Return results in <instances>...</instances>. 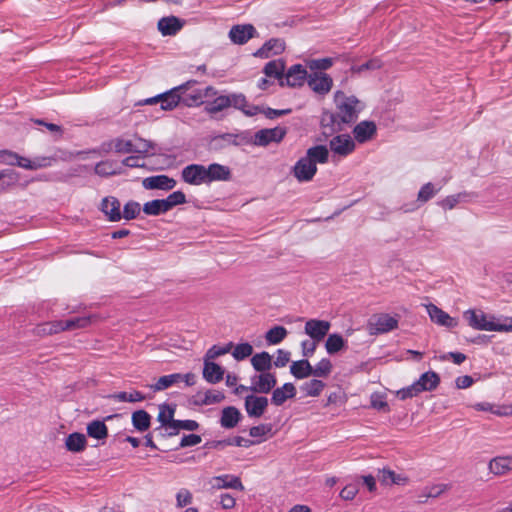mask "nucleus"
Listing matches in <instances>:
<instances>
[{
    "instance_id": "obj_3",
    "label": "nucleus",
    "mask_w": 512,
    "mask_h": 512,
    "mask_svg": "<svg viewBox=\"0 0 512 512\" xmlns=\"http://www.w3.org/2000/svg\"><path fill=\"white\" fill-rule=\"evenodd\" d=\"M398 318L387 313L373 315L368 323L367 329L370 335L388 333L398 328Z\"/></svg>"
},
{
    "instance_id": "obj_42",
    "label": "nucleus",
    "mask_w": 512,
    "mask_h": 512,
    "mask_svg": "<svg viewBox=\"0 0 512 512\" xmlns=\"http://www.w3.org/2000/svg\"><path fill=\"white\" fill-rule=\"evenodd\" d=\"M109 146L110 149L114 150L116 153L119 154H128L138 151L134 148V145L131 140H126L123 138H116L112 140Z\"/></svg>"
},
{
    "instance_id": "obj_19",
    "label": "nucleus",
    "mask_w": 512,
    "mask_h": 512,
    "mask_svg": "<svg viewBox=\"0 0 512 512\" xmlns=\"http://www.w3.org/2000/svg\"><path fill=\"white\" fill-rule=\"evenodd\" d=\"M377 478L382 485H398L405 486L409 482V478L402 473H396L391 469L384 468L378 471Z\"/></svg>"
},
{
    "instance_id": "obj_49",
    "label": "nucleus",
    "mask_w": 512,
    "mask_h": 512,
    "mask_svg": "<svg viewBox=\"0 0 512 512\" xmlns=\"http://www.w3.org/2000/svg\"><path fill=\"white\" fill-rule=\"evenodd\" d=\"M332 370V363L329 359H321L316 366L312 367V375L316 377H327Z\"/></svg>"
},
{
    "instance_id": "obj_62",
    "label": "nucleus",
    "mask_w": 512,
    "mask_h": 512,
    "mask_svg": "<svg viewBox=\"0 0 512 512\" xmlns=\"http://www.w3.org/2000/svg\"><path fill=\"white\" fill-rule=\"evenodd\" d=\"M358 488L356 485L349 484L346 485L340 492V497L343 500H353L358 494Z\"/></svg>"
},
{
    "instance_id": "obj_10",
    "label": "nucleus",
    "mask_w": 512,
    "mask_h": 512,
    "mask_svg": "<svg viewBox=\"0 0 512 512\" xmlns=\"http://www.w3.org/2000/svg\"><path fill=\"white\" fill-rule=\"evenodd\" d=\"M488 470L497 477L512 473V454L493 457L488 463Z\"/></svg>"
},
{
    "instance_id": "obj_36",
    "label": "nucleus",
    "mask_w": 512,
    "mask_h": 512,
    "mask_svg": "<svg viewBox=\"0 0 512 512\" xmlns=\"http://www.w3.org/2000/svg\"><path fill=\"white\" fill-rule=\"evenodd\" d=\"M251 365L258 372H267L272 367V357L265 351L257 353L252 356Z\"/></svg>"
},
{
    "instance_id": "obj_26",
    "label": "nucleus",
    "mask_w": 512,
    "mask_h": 512,
    "mask_svg": "<svg viewBox=\"0 0 512 512\" xmlns=\"http://www.w3.org/2000/svg\"><path fill=\"white\" fill-rule=\"evenodd\" d=\"M268 405V399L264 396H247L245 407L249 416H261Z\"/></svg>"
},
{
    "instance_id": "obj_14",
    "label": "nucleus",
    "mask_w": 512,
    "mask_h": 512,
    "mask_svg": "<svg viewBox=\"0 0 512 512\" xmlns=\"http://www.w3.org/2000/svg\"><path fill=\"white\" fill-rule=\"evenodd\" d=\"M176 184L177 182L175 179L164 174L146 177L142 181L143 187L148 190L157 189L169 191L172 190Z\"/></svg>"
},
{
    "instance_id": "obj_9",
    "label": "nucleus",
    "mask_w": 512,
    "mask_h": 512,
    "mask_svg": "<svg viewBox=\"0 0 512 512\" xmlns=\"http://www.w3.org/2000/svg\"><path fill=\"white\" fill-rule=\"evenodd\" d=\"M331 323L326 320L310 319L305 323L304 331L315 342H320L328 334Z\"/></svg>"
},
{
    "instance_id": "obj_34",
    "label": "nucleus",
    "mask_w": 512,
    "mask_h": 512,
    "mask_svg": "<svg viewBox=\"0 0 512 512\" xmlns=\"http://www.w3.org/2000/svg\"><path fill=\"white\" fill-rule=\"evenodd\" d=\"M86 437L81 433H72L65 440V447L73 453L82 452L86 448Z\"/></svg>"
},
{
    "instance_id": "obj_20",
    "label": "nucleus",
    "mask_w": 512,
    "mask_h": 512,
    "mask_svg": "<svg viewBox=\"0 0 512 512\" xmlns=\"http://www.w3.org/2000/svg\"><path fill=\"white\" fill-rule=\"evenodd\" d=\"M276 377L274 374L261 372V374L253 377L252 390L259 393H268L276 385Z\"/></svg>"
},
{
    "instance_id": "obj_41",
    "label": "nucleus",
    "mask_w": 512,
    "mask_h": 512,
    "mask_svg": "<svg viewBox=\"0 0 512 512\" xmlns=\"http://www.w3.org/2000/svg\"><path fill=\"white\" fill-rule=\"evenodd\" d=\"M17 181L18 175L14 170H0V193L7 191L10 187L14 186Z\"/></svg>"
},
{
    "instance_id": "obj_60",
    "label": "nucleus",
    "mask_w": 512,
    "mask_h": 512,
    "mask_svg": "<svg viewBox=\"0 0 512 512\" xmlns=\"http://www.w3.org/2000/svg\"><path fill=\"white\" fill-rule=\"evenodd\" d=\"M290 361V352L278 349L276 353V358L272 364H274L276 367H284L288 364Z\"/></svg>"
},
{
    "instance_id": "obj_45",
    "label": "nucleus",
    "mask_w": 512,
    "mask_h": 512,
    "mask_svg": "<svg viewBox=\"0 0 512 512\" xmlns=\"http://www.w3.org/2000/svg\"><path fill=\"white\" fill-rule=\"evenodd\" d=\"M287 335V330L283 326H274L269 329L265 335L266 341L271 345L279 344Z\"/></svg>"
},
{
    "instance_id": "obj_63",
    "label": "nucleus",
    "mask_w": 512,
    "mask_h": 512,
    "mask_svg": "<svg viewBox=\"0 0 512 512\" xmlns=\"http://www.w3.org/2000/svg\"><path fill=\"white\" fill-rule=\"evenodd\" d=\"M204 393L207 400V405L219 403L225 398L224 394L218 390H208Z\"/></svg>"
},
{
    "instance_id": "obj_43",
    "label": "nucleus",
    "mask_w": 512,
    "mask_h": 512,
    "mask_svg": "<svg viewBox=\"0 0 512 512\" xmlns=\"http://www.w3.org/2000/svg\"><path fill=\"white\" fill-rule=\"evenodd\" d=\"M87 434L95 439H105L108 435L107 427L104 422L94 420L87 426Z\"/></svg>"
},
{
    "instance_id": "obj_50",
    "label": "nucleus",
    "mask_w": 512,
    "mask_h": 512,
    "mask_svg": "<svg viewBox=\"0 0 512 512\" xmlns=\"http://www.w3.org/2000/svg\"><path fill=\"white\" fill-rule=\"evenodd\" d=\"M325 384L321 380L313 379L302 386V390L308 396H318L324 389Z\"/></svg>"
},
{
    "instance_id": "obj_18",
    "label": "nucleus",
    "mask_w": 512,
    "mask_h": 512,
    "mask_svg": "<svg viewBox=\"0 0 512 512\" xmlns=\"http://www.w3.org/2000/svg\"><path fill=\"white\" fill-rule=\"evenodd\" d=\"M183 26L184 21L176 16L162 17L157 23V28L163 36H174Z\"/></svg>"
},
{
    "instance_id": "obj_47",
    "label": "nucleus",
    "mask_w": 512,
    "mask_h": 512,
    "mask_svg": "<svg viewBox=\"0 0 512 512\" xmlns=\"http://www.w3.org/2000/svg\"><path fill=\"white\" fill-rule=\"evenodd\" d=\"M95 173L100 176H111L120 173V171L117 170L114 162L106 160L99 162L95 166Z\"/></svg>"
},
{
    "instance_id": "obj_39",
    "label": "nucleus",
    "mask_w": 512,
    "mask_h": 512,
    "mask_svg": "<svg viewBox=\"0 0 512 512\" xmlns=\"http://www.w3.org/2000/svg\"><path fill=\"white\" fill-rule=\"evenodd\" d=\"M180 373H173V374H169V375H164L162 377H160L156 383H154L153 385H151V389H153L154 391H162V390H165L175 384H178L180 383Z\"/></svg>"
},
{
    "instance_id": "obj_33",
    "label": "nucleus",
    "mask_w": 512,
    "mask_h": 512,
    "mask_svg": "<svg viewBox=\"0 0 512 512\" xmlns=\"http://www.w3.org/2000/svg\"><path fill=\"white\" fill-rule=\"evenodd\" d=\"M229 100L231 102V106L241 110L246 115L253 116L257 114L258 107L249 105L243 94L229 95Z\"/></svg>"
},
{
    "instance_id": "obj_54",
    "label": "nucleus",
    "mask_w": 512,
    "mask_h": 512,
    "mask_svg": "<svg viewBox=\"0 0 512 512\" xmlns=\"http://www.w3.org/2000/svg\"><path fill=\"white\" fill-rule=\"evenodd\" d=\"M371 406L375 408L378 412L381 413H388L389 412V406L386 401V398L382 394H372L371 396Z\"/></svg>"
},
{
    "instance_id": "obj_8",
    "label": "nucleus",
    "mask_w": 512,
    "mask_h": 512,
    "mask_svg": "<svg viewBox=\"0 0 512 512\" xmlns=\"http://www.w3.org/2000/svg\"><path fill=\"white\" fill-rule=\"evenodd\" d=\"M182 180L190 185H201L207 183L206 167L200 164H190L181 171Z\"/></svg>"
},
{
    "instance_id": "obj_22",
    "label": "nucleus",
    "mask_w": 512,
    "mask_h": 512,
    "mask_svg": "<svg viewBox=\"0 0 512 512\" xmlns=\"http://www.w3.org/2000/svg\"><path fill=\"white\" fill-rule=\"evenodd\" d=\"M427 311L431 320L438 325L452 328L457 324L454 318L450 317L449 314L434 304H429L427 306Z\"/></svg>"
},
{
    "instance_id": "obj_24",
    "label": "nucleus",
    "mask_w": 512,
    "mask_h": 512,
    "mask_svg": "<svg viewBox=\"0 0 512 512\" xmlns=\"http://www.w3.org/2000/svg\"><path fill=\"white\" fill-rule=\"evenodd\" d=\"M231 178V171L229 167L212 163L206 167V179L207 183L214 181H227Z\"/></svg>"
},
{
    "instance_id": "obj_59",
    "label": "nucleus",
    "mask_w": 512,
    "mask_h": 512,
    "mask_svg": "<svg viewBox=\"0 0 512 512\" xmlns=\"http://www.w3.org/2000/svg\"><path fill=\"white\" fill-rule=\"evenodd\" d=\"M418 394H419V391L414 383L405 388H402V389L396 391V397L401 400L415 397Z\"/></svg>"
},
{
    "instance_id": "obj_4",
    "label": "nucleus",
    "mask_w": 512,
    "mask_h": 512,
    "mask_svg": "<svg viewBox=\"0 0 512 512\" xmlns=\"http://www.w3.org/2000/svg\"><path fill=\"white\" fill-rule=\"evenodd\" d=\"M160 426L157 428L162 436H172L181 429L193 431L198 428V423L194 420H175L174 418H158Z\"/></svg>"
},
{
    "instance_id": "obj_46",
    "label": "nucleus",
    "mask_w": 512,
    "mask_h": 512,
    "mask_svg": "<svg viewBox=\"0 0 512 512\" xmlns=\"http://www.w3.org/2000/svg\"><path fill=\"white\" fill-rule=\"evenodd\" d=\"M109 399H113L120 402H137L144 399V395L136 390L130 392H119L108 396Z\"/></svg>"
},
{
    "instance_id": "obj_11",
    "label": "nucleus",
    "mask_w": 512,
    "mask_h": 512,
    "mask_svg": "<svg viewBox=\"0 0 512 512\" xmlns=\"http://www.w3.org/2000/svg\"><path fill=\"white\" fill-rule=\"evenodd\" d=\"M317 172V166L306 157L300 158L293 167V174L299 182H308Z\"/></svg>"
},
{
    "instance_id": "obj_37",
    "label": "nucleus",
    "mask_w": 512,
    "mask_h": 512,
    "mask_svg": "<svg viewBox=\"0 0 512 512\" xmlns=\"http://www.w3.org/2000/svg\"><path fill=\"white\" fill-rule=\"evenodd\" d=\"M291 374L298 378L303 379L312 375V366L308 360L295 361L290 366Z\"/></svg>"
},
{
    "instance_id": "obj_61",
    "label": "nucleus",
    "mask_w": 512,
    "mask_h": 512,
    "mask_svg": "<svg viewBox=\"0 0 512 512\" xmlns=\"http://www.w3.org/2000/svg\"><path fill=\"white\" fill-rule=\"evenodd\" d=\"M176 501L178 507H184L191 503L192 494L187 489H181L176 495Z\"/></svg>"
},
{
    "instance_id": "obj_12",
    "label": "nucleus",
    "mask_w": 512,
    "mask_h": 512,
    "mask_svg": "<svg viewBox=\"0 0 512 512\" xmlns=\"http://www.w3.org/2000/svg\"><path fill=\"white\" fill-rule=\"evenodd\" d=\"M285 135L286 129L283 127L261 129L255 133L254 141L259 146H266L271 142H280Z\"/></svg>"
},
{
    "instance_id": "obj_53",
    "label": "nucleus",
    "mask_w": 512,
    "mask_h": 512,
    "mask_svg": "<svg viewBox=\"0 0 512 512\" xmlns=\"http://www.w3.org/2000/svg\"><path fill=\"white\" fill-rule=\"evenodd\" d=\"M140 204L135 201H130L125 204L123 209L122 218L126 220L135 219L140 213Z\"/></svg>"
},
{
    "instance_id": "obj_30",
    "label": "nucleus",
    "mask_w": 512,
    "mask_h": 512,
    "mask_svg": "<svg viewBox=\"0 0 512 512\" xmlns=\"http://www.w3.org/2000/svg\"><path fill=\"white\" fill-rule=\"evenodd\" d=\"M474 408L476 409V411L487 412V413L494 414L496 416H511L512 415V405L498 406V405H494V404H491L488 402H482V403L475 404Z\"/></svg>"
},
{
    "instance_id": "obj_52",
    "label": "nucleus",
    "mask_w": 512,
    "mask_h": 512,
    "mask_svg": "<svg viewBox=\"0 0 512 512\" xmlns=\"http://www.w3.org/2000/svg\"><path fill=\"white\" fill-rule=\"evenodd\" d=\"M437 191L438 190L434 188V185L428 182L424 184L419 190L417 201L420 203H426L436 195Z\"/></svg>"
},
{
    "instance_id": "obj_38",
    "label": "nucleus",
    "mask_w": 512,
    "mask_h": 512,
    "mask_svg": "<svg viewBox=\"0 0 512 512\" xmlns=\"http://www.w3.org/2000/svg\"><path fill=\"white\" fill-rule=\"evenodd\" d=\"M168 211L169 209L164 199L148 201L143 206V212L147 215L157 216Z\"/></svg>"
},
{
    "instance_id": "obj_15",
    "label": "nucleus",
    "mask_w": 512,
    "mask_h": 512,
    "mask_svg": "<svg viewBox=\"0 0 512 512\" xmlns=\"http://www.w3.org/2000/svg\"><path fill=\"white\" fill-rule=\"evenodd\" d=\"M257 31L252 24L235 25L230 29L229 37L235 44L243 45L255 37Z\"/></svg>"
},
{
    "instance_id": "obj_27",
    "label": "nucleus",
    "mask_w": 512,
    "mask_h": 512,
    "mask_svg": "<svg viewBox=\"0 0 512 512\" xmlns=\"http://www.w3.org/2000/svg\"><path fill=\"white\" fill-rule=\"evenodd\" d=\"M285 50V42L281 39L273 38L268 40L256 53V56L269 58L273 55L281 54Z\"/></svg>"
},
{
    "instance_id": "obj_2",
    "label": "nucleus",
    "mask_w": 512,
    "mask_h": 512,
    "mask_svg": "<svg viewBox=\"0 0 512 512\" xmlns=\"http://www.w3.org/2000/svg\"><path fill=\"white\" fill-rule=\"evenodd\" d=\"M464 318L469 326L477 330L496 331V332H512V324H498L487 319L483 312H476L475 310H467L464 313Z\"/></svg>"
},
{
    "instance_id": "obj_55",
    "label": "nucleus",
    "mask_w": 512,
    "mask_h": 512,
    "mask_svg": "<svg viewBox=\"0 0 512 512\" xmlns=\"http://www.w3.org/2000/svg\"><path fill=\"white\" fill-rule=\"evenodd\" d=\"M233 347V343L230 342L227 345L221 347L218 345H213L210 349H208L205 359H208L211 361V359L217 358L219 356L225 355L228 352H230L231 348Z\"/></svg>"
},
{
    "instance_id": "obj_35",
    "label": "nucleus",
    "mask_w": 512,
    "mask_h": 512,
    "mask_svg": "<svg viewBox=\"0 0 512 512\" xmlns=\"http://www.w3.org/2000/svg\"><path fill=\"white\" fill-rule=\"evenodd\" d=\"M284 70L285 65L281 60H273L266 63L264 67V73L267 77L275 78L280 80V84L284 85Z\"/></svg>"
},
{
    "instance_id": "obj_51",
    "label": "nucleus",
    "mask_w": 512,
    "mask_h": 512,
    "mask_svg": "<svg viewBox=\"0 0 512 512\" xmlns=\"http://www.w3.org/2000/svg\"><path fill=\"white\" fill-rule=\"evenodd\" d=\"M253 353V347L249 343L237 344L232 351V356L237 360L241 361L251 356Z\"/></svg>"
},
{
    "instance_id": "obj_13",
    "label": "nucleus",
    "mask_w": 512,
    "mask_h": 512,
    "mask_svg": "<svg viewBox=\"0 0 512 512\" xmlns=\"http://www.w3.org/2000/svg\"><path fill=\"white\" fill-rule=\"evenodd\" d=\"M330 149L335 154L346 157L355 150V142L347 134H341L333 137L329 143Z\"/></svg>"
},
{
    "instance_id": "obj_58",
    "label": "nucleus",
    "mask_w": 512,
    "mask_h": 512,
    "mask_svg": "<svg viewBox=\"0 0 512 512\" xmlns=\"http://www.w3.org/2000/svg\"><path fill=\"white\" fill-rule=\"evenodd\" d=\"M55 161L56 160L53 157H48V156L35 157L34 159H31L32 163L30 166V170H37V169H41V168L50 167L53 165V163Z\"/></svg>"
},
{
    "instance_id": "obj_56",
    "label": "nucleus",
    "mask_w": 512,
    "mask_h": 512,
    "mask_svg": "<svg viewBox=\"0 0 512 512\" xmlns=\"http://www.w3.org/2000/svg\"><path fill=\"white\" fill-rule=\"evenodd\" d=\"M169 210L177 205L186 203V196L182 191H174L164 199Z\"/></svg>"
},
{
    "instance_id": "obj_32",
    "label": "nucleus",
    "mask_w": 512,
    "mask_h": 512,
    "mask_svg": "<svg viewBox=\"0 0 512 512\" xmlns=\"http://www.w3.org/2000/svg\"><path fill=\"white\" fill-rule=\"evenodd\" d=\"M305 157L317 166V163L324 164L328 162L329 151L324 145H316L307 150Z\"/></svg>"
},
{
    "instance_id": "obj_44",
    "label": "nucleus",
    "mask_w": 512,
    "mask_h": 512,
    "mask_svg": "<svg viewBox=\"0 0 512 512\" xmlns=\"http://www.w3.org/2000/svg\"><path fill=\"white\" fill-rule=\"evenodd\" d=\"M345 346V340L340 334H330L326 340L325 348L328 354H335Z\"/></svg>"
},
{
    "instance_id": "obj_16",
    "label": "nucleus",
    "mask_w": 512,
    "mask_h": 512,
    "mask_svg": "<svg viewBox=\"0 0 512 512\" xmlns=\"http://www.w3.org/2000/svg\"><path fill=\"white\" fill-rule=\"evenodd\" d=\"M307 70L300 64L292 65L284 75V84L289 87H300L307 82Z\"/></svg>"
},
{
    "instance_id": "obj_29",
    "label": "nucleus",
    "mask_w": 512,
    "mask_h": 512,
    "mask_svg": "<svg viewBox=\"0 0 512 512\" xmlns=\"http://www.w3.org/2000/svg\"><path fill=\"white\" fill-rule=\"evenodd\" d=\"M224 376V370L223 368L208 360H204V367H203V377L204 379L212 384L218 383L223 379Z\"/></svg>"
},
{
    "instance_id": "obj_40",
    "label": "nucleus",
    "mask_w": 512,
    "mask_h": 512,
    "mask_svg": "<svg viewBox=\"0 0 512 512\" xmlns=\"http://www.w3.org/2000/svg\"><path fill=\"white\" fill-rule=\"evenodd\" d=\"M228 107H231L229 95H221L216 97L213 101L208 102L205 109L210 114H216Z\"/></svg>"
},
{
    "instance_id": "obj_31",
    "label": "nucleus",
    "mask_w": 512,
    "mask_h": 512,
    "mask_svg": "<svg viewBox=\"0 0 512 512\" xmlns=\"http://www.w3.org/2000/svg\"><path fill=\"white\" fill-rule=\"evenodd\" d=\"M295 394V386L292 383H285L282 387L273 391L272 403L275 405H282L287 399L293 398Z\"/></svg>"
},
{
    "instance_id": "obj_7",
    "label": "nucleus",
    "mask_w": 512,
    "mask_h": 512,
    "mask_svg": "<svg viewBox=\"0 0 512 512\" xmlns=\"http://www.w3.org/2000/svg\"><path fill=\"white\" fill-rule=\"evenodd\" d=\"M196 81H188L178 87L171 89L168 92L159 95V103L162 110L170 111L174 109L181 100V93H185L191 85L195 84Z\"/></svg>"
},
{
    "instance_id": "obj_28",
    "label": "nucleus",
    "mask_w": 512,
    "mask_h": 512,
    "mask_svg": "<svg viewBox=\"0 0 512 512\" xmlns=\"http://www.w3.org/2000/svg\"><path fill=\"white\" fill-rule=\"evenodd\" d=\"M440 383V377L436 372L428 371L423 373L420 378L414 382L419 393L434 390Z\"/></svg>"
},
{
    "instance_id": "obj_23",
    "label": "nucleus",
    "mask_w": 512,
    "mask_h": 512,
    "mask_svg": "<svg viewBox=\"0 0 512 512\" xmlns=\"http://www.w3.org/2000/svg\"><path fill=\"white\" fill-rule=\"evenodd\" d=\"M188 89L185 91V93H182L183 101L188 105H200L204 103V99L207 97H211L216 95V90L212 86L206 87L204 90H195L191 93H187Z\"/></svg>"
},
{
    "instance_id": "obj_1",
    "label": "nucleus",
    "mask_w": 512,
    "mask_h": 512,
    "mask_svg": "<svg viewBox=\"0 0 512 512\" xmlns=\"http://www.w3.org/2000/svg\"><path fill=\"white\" fill-rule=\"evenodd\" d=\"M334 102L336 105L335 113L325 115L322 119L323 122L328 119L332 124L340 126L341 124H350L356 121L362 107L360 101L355 96H348L343 91L338 90L334 94Z\"/></svg>"
},
{
    "instance_id": "obj_25",
    "label": "nucleus",
    "mask_w": 512,
    "mask_h": 512,
    "mask_svg": "<svg viewBox=\"0 0 512 512\" xmlns=\"http://www.w3.org/2000/svg\"><path fill=\"white\" fill-rule=\"evenodd\" d=\"M376 130V125L373 121H362L354 127L353 134L359 143H364L373 138Z\"/></svg>"
},
{
    "instance_id": "obj_48",
    "label": "nucleus",
    "mask_w": 512,
    "mask_h": 512,
    "mask_svg": "<svg viewBox=\"0 0 512 512\" xmlns=\"http://www.w3.org/2000/svg\"><path fill=\"white\" fill-rule=\"evenodd\" d=\"M449 489L447 484H435L425 487L422 490L421 497L423 498H437Z\"/></svg>"
},
{
    "instance_id": "obj_5",
    "label": "nucleus",
    "mask_w": 512,
    "mask_h": 512,
    "mask_svg": "<svg viewBox=\"0 0 512 512\" xmlns=\"http://www.w3.org/2000/svg\"><path fill=\"white\" fill-rule=\"evenodd\" d=\"M307 84L309 88L319 96H326L333 87L332 77L321 71L308 74Z\"/></svg>"
},
{
    "instance_id": "obj_57",
    "label": "nucleus",
    "mask_w": 512,
    "mask_h": 512,
    "mask_svg": "<svg viewBox=\"0 0 512 512\" xmlns=\"http://www.w3.org/2000/svg\"><path fill=\"white\" fill-rule=\"evenodd\" d=\"M333 65L332 58H321V59H313L308 62V66L311 70L325 71L329 69Z\"/></svg>"
},
{
    "instance_id": "obj_64",
    "label": "nucleus",
    "mask_w": 512,
    "mask_h": 512,
    "mask_svg": "<svg viewBox=\"0 0 512 512\" xmlns=\"http://www.w3.org/2000/svg\"><path fill=\"white\" fill-rule=\"evenodd\" d=\"M122 164L130 168H140L145 166V162L139 156H128L122 161Z\"/></svg>"
},
{
    "instance_id": "obj_21",
    "label": "nucleus",
    "mask_w": 512,
    "mask_h": 512,
    "mask_svg": "<svg viewBox=\"0 0 512 512\" xmlns=\"http://www.w3.org/2000/svg\"><path fill=\"white\" fill-rule=\"evenodd\" d=\"M120 207V202L115 197H106L101 203L102 212L107 216L108 220L112 222H117L122 219Z\"/></svg>"
},
{
    "instance_id": "obj_6",
    "label": "nucleus",
    "mask_w": 512,
    "mask_h": 512,
    "mask_svg": "<svg viewBox=\"0 0 512 512\" xmlns=\"http://www.w3.org/2000/svg\"><path fill=\"white\" fill-rule=\"evenodd\" d=\"M281 428L279 421L269 418V421L261 422L249 430V435L255 438L256 443H261L273 437Z\"/></svg>"
},
{
    "instance_id": "obj_17",
    "label": "nucleus",
    "mask_w": 512,
    "mask_h": 512,
    "mask_svg": "<svg viewBox=\"0 0 512 512\" xmlns=\"http://www.w3.org/2000/svg\"><path fill=\"white\" fill-rule=\"evenodd\" d=\"M209 484L213 489H236L239 491L244 490V486L240 478L229 474L215 476L210 479Z\"/></svg>"
}]
</instances>
